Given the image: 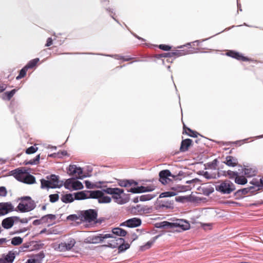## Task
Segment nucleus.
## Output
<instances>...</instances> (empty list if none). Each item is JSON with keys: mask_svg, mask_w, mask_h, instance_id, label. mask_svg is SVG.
I'll use <instances>...</instances> for the list:
<instances>
[{"mask_svg": "<svg viewBox=\"0 0 263 263\" xmlns=\"http://www.w3.org/2000/svg\"><path fill=\"white\" fill-rule=\"evenodd\" d=\"M68 171L69 175L78 174V176L76 178H71L67 179L64 183L65 189L70 191L83 189L84 186L82 183L77 180V179H83L87 177V175L83 174V169L81 167H78L76 165H70Z\"/></svg>", "mask_w": 263, "mask_h": 263, "instance_id": "1", "label": "nucleus"}, {"mask_svg": "<svg viewBox=\"0 0 263 263\" xmlns=\"http://www.w3.org/2000/svg\"><path fill=\"white\" fill-rule=\"evenodd\" d=\"M46 179H42L41 180L42 189L60 188L64 185L63 181H60L58 175L52 174L46 176Z\"/></svg>", "mask_w": 263, "mask_h": 263, "instance_id": "2", "label": "nucleus"}, {"mask_svg": "<svg viewBox=\"0 0 263 263\" xmlns=\"http://www.w3.org/2000/svg\"><path fill=\"white\" fill-rule=\"evenodd\" d=\"M21 202L18 203L15 211L21 213H26L34 210L36 207V204L30 196H23L18 199Z\"/></svg>", "mask_w": 263, "mask_h": 263, "instance_id": "3", "label": "nucleus"}, {"mask_svg": "<svg viewBox=\"0 0 263 263\" xmlns=\"http://www.w3.org/2000/svg\"><path fill=\"white\" fill-rule=\"evenodd\" d=\"M11 175L18 181L23 183L32 184L35 182V178L33 175L24 172L21 169L16 168L11 172Z\"/></svg>", "mask_w": 263, "mask_h": 263, "instance_id": "4", "label": "nucleus"}, {"mask_svg": "<svg viewBox=\"0 0 263 263\" xmlns=\"http://www.w3.org/2000/svg\"><path fill=\"white\" fill-rule=\"evenodd\" d=\"M235 189V184L228 180L220 181L219 184L215 185L216 191L223 195L230 194Z\"/></svg>", "mask_w": 263, "mask_h": 263, "instance_id": "5", "label": "nucleus"}, {"mask_svg": "<svg viewBox=\"0 0 263 263\" xmlns=\"http://www.w3.org/2000/svg\"><path fill=\"white\" fill-rule=\"evenodd\" d=\"M104 191L105 192L106 194L111 195L115 201L119 204H125L128 201L127 199L121 198V195L124 192V190L122 189L106 187L105 188Z\"/></svg>", "mask_w": 263, "mask_h": 263, "instance_id": "6", "label": "nucleus"}, {"mask_svg": "<svg viewBox=\"0 0 263 263\" xmlns=\"http://www.w3.org/2000/svg\"><path fill=\"white\" fill-rule=\"evenodd\" d=\"M183 173L182 171H180L179 173L177 175L172 174L171 172L168 170H164L161 171L159 172V181L163 184H165L168 183L170 181H171V179L168 178V177H172L175 180H181V178H179L180 176L183 175Z\"/></svg>", "mask_w": 263, "mask_h": 263, "instance_id": "7", "label": "nucleus"}, {"mask_svg": "<svg viewBox=\"0 0 263 263\" xmlns=\"http://www.w3.org/2000/svg\"><path fill=\"white\" fill-rule=\"evenodd\" d=\"M104 189L102 190H93L89 192L90 193V197L92 199H97L99 203H108L111 201V198L107 196H105L104 193Z\"/></svg>", "mask_w": 263, "mask_h": 263, "instance_id": "8", "label": "nucleus"}, {"mask_svg": "<svg viewBox=\"0 0 263 263\" xmlns=\"http://www.w3.org/2000/svg\"><path fill=\"white\" fill-rule=\"evenodd\" d=\"M81 221L86 222H91L97 219L98 211L95 209H89L81 211Z\"/></svg>", "mask_w": 263, "mask_h": 263, "instance_id": "9", "label": "nucleus"}, {"mask_svg": "<svg viewBox=\"0 0 263 263\" xmlns=\"http://www.w3.org/2000/svg\"><path fill=\"white\" fill-rule=\"evenodd\" d=\"M171 228H177L176 231L180 232L189 230L190 228V224L186 220L177 219L173 222H171Z\"/></svg>", "mask_w": 263, "mask_h": 263, "instance_id": "10", "label": "nucleus"}, {"mask_svg": "<svg viewBox=\"0 0 263 263\" xmlns=\"http://www.w3.org/2000/svg\"><path fill=\"white\" fill-rule=\"evenodd\" d=\"M113 235L111 234H100L98 235L91 236L87 238V242L96 244L102 242L104 239L112 238Z\"/></svg>", "mask_w": 263, "mask_h": 263, "instance_id": "11", "label": "nucleus"}, {"mask_svg": "<svg viewBox=\"0 0 263 263\" xmlns=\"http://www.w3.org/2000/svg\"><path fill=\"white\" fill-rule=\"evenodd\" d=\"M14 211H15L14 208L11 202H0V216Z\"/></svg>", "mask_w": 263, "mask_h": 263, "instance_id": "12", "label": "nucleus"}, {"mask_svg": "<svg viewBox=\"0 0 263 263\" xmlns=\"http://www.w3.org/2000/svg\"><path fill=\"white\" fill-rule=\"evenodd\" d=\"M76 244L74 239L70 238L67 242H61L59 245V249L60 251H66L70 250Z\"/></svg>", "mask_w": 263, "mask_h": 263, "instance_id": "13", "label": "nucleus"}, {"mask_svg": "<svg viewBox=\"0 0 263 263\" xmlns=\"http://www.w3.org/2000/svg\"><path fill=\"white\" fill-rule=\"evenodd\" d=\"M226 54L227 56L232 57L238 60H240L242 61H249V59L248 58L244 57L242 54L234 50H228L226 52Z\"/></svg>", "mask_w": 263, "mask_h": 263, "instance_id": "14", "label": "nucleus"}, {"mask_svg": "<svg viewBox=\"0 0 263 263\" xmlns=\"http://www.w3.org/2000/svg\"><path fill=\"white\" fill-rule=\"evenodd\" d=\"M111 240H108L107 242V244L104 245V247L110 248H116L119 246V244L122 242H124L125 240L123 238H119L114 237L113 236Z\"/></svg>", "mask_w": 263, "mask_h": 263, "instance_id": "15", "label": "nucleus"}, {"mask_svg": "<svg viewBox=\"0 0 263 263\" xmlns=\"http://www.w3.org/2000/svg\"><path fill=\"white\" fill-rule=\"evenodd\" d=\"M253 189H254V187L253 186L240 189L235 192L234 194V195L236 197V199H239L242 198V195H246L249 192H254V191L253 190Z\"/></svg>", "mask_w": 263, "mask_h": 263, "instance_id": "16", "label": "nucleus"}, {"mask_svg": "<svg viewBox=\"0 0 263 263\" xmlns=\"http://www.w3.org/2000/svg\"><path fill=\"white\" fill-rule=\"evenodd\" d=\"M45 255L43 251L32 255L31 258L27 259L26 263H41Z\"/></svg>", "mask_w": 263, "mask_h": 263, "instance_id": "17", "label": "nucleus"}, {"mask_svg": "<svg viewBox=\"0 0 263 263\" xmlns=\"http://www.w3.org/2000/svg\"><path fill=\"white\" fill-rule=\"evenodd\" d=\"M126 224H127V227L131 228H136L141 225L142 220L140 218L134 217L126 220Z\"/></svg>", "mask_w": 263, "mask_h": 263, "instance_id": "18", "label": "nucleus"}, {"mask_svg": "<svg viewBox=\"0 0 263 263\" xmlns=\"http://www.w3.org/2000/svg\"><path fill=\"white\" fill-rule=\"evenodd\" d=\"M89 192H92V191H80L74 193L73 194L74 200H84L91 198Z\"/></svg>", "mask_w": 263, "mask_h": 263, "instance_id": "19", "label": "nucleus"}, {"mask_svg": "<svg viewBox=\"0 0 263 263\" xmlns=\"http://www.w3.org/2000/svg\"><path fill=\"white\" fill-rule=\"evenodd\" d=\"M193 141L191 139H185L182 140L181 142L180 151L181 152H185L188 151L189 148L192 145Z\"/></svg>", "mask_w": 263, "mask_h": 263, "instance_id": "20", "label": "nucleus"}, {"mask_svg": "<svg viewBox=\"0 0 263 263\" xmlns=\"http://www.w3.org/2000/svg\"><path fill=\"white\" fill-rule=\"evenodd\" d=\"M224 163L228 166L234 167L238 164V160L235 157L231 156H228L226 158V161H224Z\"/></svg>", "mask_w": 263, "mask_h": 263, "instance_id": "21", "label": "nucleus"}, {"mask_svg": "<svg viewBox=\"0 0 263 263\" xmlns=\"http://www.w3.org/2000/svg\"><path fill=\"white\" fill-rule=\"evenodd\" d=\"M14 224V221L12 217H7L4 219L2 221V226L5 229H9L12 227Z\"/></svg>", "mask_w": 263, "mask_h": 263, "instance_id": "22", "label": "nucleus"}, {"mask_svg": "<svg viewBox=\"0 0 263 263\" xmlns=\"http://www.w3.org/2000/svg\"><path fill=\"white\" fill-rule=\"evenodd\" d=\"M161 236V234H159L155 237H153L152 239L147 241L145 245L141 246L140 250L141 251H144L146 249H148L151 247L152 245L156 241V240Z\"/></svg>", "mask_w": 263, "mask_h": 263, "instance_id": "23", "label": "nucleus"}, {"mask_svg": "<svg viewBox=\"0 0 263 263\" xmlns=\"http://www.w3.org/2000/svg\"><path fill=\"white\" fill-rule=\"evenodd\" d=\"M61 200L63 202L68 203L72 202L74 200V198L73 194L68 193L62 195Z\"/></svg>", "mask_w": 263, "mask_h": 263, "instance_id": "24", "label": "nucleus"}, {"mask_svg": "<svg viewBox=\"0 0 263 263\" xmlns=\"http://www.w3.org/2000/svg\"><path fill=\"white\" fill-rule=\"evenodd\" d=\"M101 3L102 4V5L105 7V9L106 10V11L107 12H108L109 13H110L111 14H115V13L114 12V10L113 9H111V8H108V7H107L108 4H109V1L108 0H101ZM110 16H111V17L116 22H117L118 24H120V23L119 22V21L116 20L114 16L113 15H112L111 14H110Z\"/></svg>", "mask_w": 263, "mask_h": 263, "instance_id": "25", "label": "nucleus"}, {"mask_svg": "<svg viewBox=\"0 0 263 263\" xmlns=\"http://www.w3.org/2000/svg\"><path fill=\"white\" fill-rule=\"evenodd\" d=\"M256 169L255 167H245L243 169L244 174L248 177H251L256 175Z\"/></svg>", "mask_w": 263, "mask_h": 263, "instance_id": "26", "label": "nucleus"}, {"mask_svg": "<svg viewBox=\"0 0 263 263\" xmlns=\"http://www.w3.org/2000/svg\"><path fill=\"white\" fill-rule=\"evenodd\" d=\"M84 183L85 184V186L88 189H92L94 188H100L102 187L101 184L102 182H98L96 183H91L90 181L88 180H85L84 181Z\"/></svg>", "mask_w": 263, "mask_h": 263, "instance_id": "27", "label": "nucleus"}, {"mask_svg": "<svg viewBox=\"0 0 263 263\" xmlns=\"http://www.w3.org/2000/svg\"><path fill=\"white\" fill-rule=\"evenodd\" d=\"M130 211L131 213L137 215L139 213L144 212L145 209L142 205L138 204L136 206L131 207Z\"/></svg>", "mask_w": 263, "mask_h": 263, "instance_id": "28", "label": "nucleus"}, {"mask_svg": "<svg viewBox=\"0 0 263 263\" xmlns=\"http://www.w3.org/2000/svg\"><path fill=\"white\" fill-rule=\"evenodd\" d=\"M191 137L196 138L197 137L198 133L191 129L189 127H187L185 124L183 125V133Z\"/></svg>", "mask_w": 263, "mask_h": 263, "instance_id": "29", "label": "nucleus"}, {"mask_svg": "<svg viewBox=\"0 0 263 263\" xmlns=\"http://www.w3.org/2000/svg\"><path fill=\"white\" fill-rule=\"evenodd\" d=\"M16 254H17L16 252L10 251L4 258L8 263H12L15 258Z\"/></svg>", "mask_w": 263, "mask_h": 263, "instance_id": "30", "label": "nucleus"}, {"mask_svg": "<svg viewBox=\"0 0 263 263\" xmlns=\"http://www.w3.org/2000/svg\"><path fill=\"white\" fill-rule=\"evenodd\" d=\"M112 233L113 235L115 234L122 237L125 236L127 234V232L125 230L118 227L112 229Z\"/></svg>", "mask_w": 263, "mask_h": 263, "instance_id": "31", "label": "nucleus"}, {"mask_svg": "<svg viewBox=\"0 0 263 263\" xmlns=\"http://www.w3.org/2000/svg\"><path fill=\"white\" fill-rule=\"evenodd\" d=\"M223 176L227 177L228 176L229 178L231 179H235V177L238 176V173L237 172L232 171L231 170H228L227 171H224L222 172Z\"/></svg>", "mask_w": 263, "mask_h": 263, "instance_id": "32", "label": "nucleus"}, {"mask_svg": "<svg viewBox=\"0 0 263 263\" xmlns=\"http://www.w3.org/2000/svg\"><path fill=\"white\" fill-rule=\"evenodd\" d=\"M55 218L56 216L55 215L49 214L42 216L41 217V220H42L43 223H48L55 220Z\"/></svg>", "mask_w": 263, "mask_h": 263, "instance_id": "33", "label": "nucleus"}, {"mask_svg": "<svg viewBox=\"0 0 263 263\" xmlns=\"http://www.w3.org/2000/svg\"><path fill=\"white\" fill-rule=\"evenodd\" d=\"M67 220L72 221H76L78 220L81 221V211L78 212L77 214H71L67 217Z\"/></svg>", "mask_w": 263, "mask_h": 263, "instance_id": "34", "label": "nucleus"}, {"mask_svg": "<svg viewBox=\"0 0 263 263\" xmlns=\"http://www.w3.org/2000/svg\"><path fill=\"white\" fill-rule=\"evenodd\" d=\"M155 227L157 228H171V222L167 221H163L158 222L155 224Z\"/></svg>", "mask_w": 263, "mask_h": 263, "instance_id": "35", "label": "nucleus"}, {"mask_svg": "<svg viewBox=\"0 0 263 263\" xmlns=\"http://www.w3.org/2000/svg\"><path fill=\"white\" fill-rule=\"evenodd\" d=\"M16 90L15 89H13L9 91L5 92L3 96V100H10L14 95L15 93Z\"/></svg>", "mask_w": 263, "mask_h": 263, "instance_id": "36", "label": "nucleus"}, {"mask_svg": "<svg viewBox=\"0 0 263 263\" xmlns=\"http://www.w3.org/2000/svg\"><path fill=\"white\" fill-rule=\"evenodd\" d=\"M129 247L130 245L128 243H125V241L122 242L120 243V244H119V246L117 247L118 248V252H124L126 250H127Z\"/></svg>", "mask_w": 263, "mask_h": 263, "instance_id": "37", "label": "nucleus"}, {"mask_svg": "<svg viewBox=\"0 0 263 263\" xmlns=\"http://www.w3.org/2000/svg\"><path fill=\"white\" fill-rule=\"evenodd\" d=\"M190 53V52L187 50H177L173 51V54L175 57H179Z\"/></svg>", "mask_w": 263, "mask_h": 263, "instance_id": "38", "label": "nucleus"}, {"mask_svg": "<svg viewBox=\"0 0 263 263\" xmlns=\"http://www.w3.org/2000/svg\"><path fill=\"white\" fill-rule=\"evenodd\" d=\"M39 61V58L34 59L31 60L30 61H29V62L25 66L28 69L33 68L36 65V64Z\"/></svg>", "mask_w": 263, "mask_h": 263, "instance_id": "39", "label": "nucleus"}, {"mask_svg": "<svg viewBox=\"0 0 263 263\" xmlns=\"http://www.w3.org/2000/svg\"><path fill=\"white\" fill-rule=\"evenodd\" d=\"M177 195V193L172 191H167L161 193L159 195V198L171 197Z\"/></svg>", "mask_w": 263, "mask_h": 263, "instance_id": "40", "label": "nucleus"}, {"mask_svg": "<svg viewBox=\"0 0 263 263\" xmlns=\"http://www.w3.org/2000/svg\"><path fill=\"white\" fill-rule=\"evenodd\" d=\"M23 241V239L20 236L14 237L11 239V243L13 246H18Z\"/></svg>", "mask_w": 263, "mask_h": 263, "instance_id": "41", "label": "nucleus"}, {"mask_svg": "<svg viewBox=\"0 0 263 263\" xmlns=\"http://www.w3.org/2000/svg\"><path fill=\"white\" fill-rule=\"evenodd\" d=\"M174 201H170L168 200H165L161 201V206L162 207L166 208L167 209H171L173 208Z\"/></svg>", "mask_w": 263, "mask_h": 263, "instance_id": "42", "label": "nucleus"}, {"mask_svg": "<svg viewBox=\"0 0 263 263\" xmlns=\"http://www.w3.org/2000/svg\"><path fill=\"white\" fill-rule=\"evenodd\" d=\"M235 182L239 185H245L247 183L248 180L245 177L239 176L235 178Z\"/></svg>", "mask_w": 263, "mask_h": 263, "instance_id": "43", "label": "nucleus"}, {"mask_svg": "<svg viewBox=\"0 0 263 263\" xmlns=\"http://www.w3.org/2000/svg\"><path fill=\"white\" fill-rule=\"evenodd\" d=\"M156 196L155 194H146L140 196L139 200L140 201H148L153 198H154Z\"/></svg>", "mask_w": 263, "mask_h": 263, "instance_id": "44", "label": "nucleus"}, {"mask_svg": "<svg viewBox=\"0 0 263 263\" xmlns=\"http://www.w3.org/2000/svg\"><path fill=\"white\" fill-rule=\"evenodd\" d=\"M40 159V155H37L34 158L25 162V165H35L39 163Z\"/></svg>", "mask_w": 263, "mask_h": 263, "instance_id": "45", "label": "nucleus"}, {"mask_svg": "<svg viewBox=\"0 0 263 263\" xmlns=\"http://www.w3.org/2000/svg\"><path fill=\"white\" fill-rule=\"evenodd\" d=\"M250 183L254 187V189L253 190L254 192L259 190V187H260L259 180L254 179L250 182Z\"/></svg>", "mask_w": 263, "mask_h": 263, "instance_id": "46", "label": "nucleus"}, {"mask_svg": "<svg viewBox=\"0 0 263 263\" xmlns=\"http://www.w3.org/2000/svg\"><path fill=\"white\" fill-rule=\"evenodd\" d=\"M28 69L24 66L22 69H21L18 75L16 77V80H20L23 78H24L26 74V72Z\"/></svg>", "mask_w": 263, "mask_h": 263, "instance_id": "47", "label": "nucleus"}, {"mask_svg": "<svg viewBox=\"0 0 263 263\" xmlns=\"http://www.w3.org/2000/svg\"><path fill=\"white\" fill-rule=\"evenodd\" d=\"M49 201L51 203H54L57 201L59 199V196L58 194H51L49 196Z\"/></svg>", "mask_w": 263, "mask_h": 263, "instance_id": "48", "label": "nucleus"}, {"mask_svg": "<svg viewBox=\"0 0 263 263\" xmlns=\"http://www.w3.org/2000/svg\"><path fill=\"white\" fill-rule=\"evenodd\" d=\"M37 150V147L35 146H31L26 150V153L27 154H32L35 153Z\"/></svg>", "mask_w": 263, "mask_h": 263, "instance_id": "49", "label": "nucleus"}, {"mask_svg": "<svg viewBox=\"0 0 263 263\" xmlns=\"http://www.w3.org/2000/svg\"><path fill=\"white\" fill-rule=\"evenodd\" d=\"M189 198V197L188 196H178L176 197L175 200L179 202L183 203L185 200H188Z\"/></svg>", "mask_w": 263, "mask_h": 263, "instance_id": "50", "label": "nucleus"}, {"mask_svg": "<svg viewBox=\"0 0 263 263\" xmlns=\"http://www.w3.org/2000/svg\"><path fill=\"white\" fill-rule=\"evenodd\" d=\"M217 163H218V160L217 159H215L212 162L208 163V166L210 167V168L215 170L216 167L217 165Z\"/></svg>", "mask_w": 263, "mask_h": 263, "instance_id": "51", "label": "nucleus"}, {"mask_svg": "<svg viewBox=\"0 0 263 263\" xmlns=\"http://www.w3.org/2000/svg\"><path fill=\"white\" fill-rule=\"evenodd\" d=\"M118 184L120 186L127 187L129 184H130V183L128 181V180H120Z\"/></svg>", "mask_w": 263, "mask_h": 263, "instance_id": "52", "label": "nucleus"}, {"mask_svg": "<svg viewBox=\"0 0 263 263\" xmlns=\"http://www.w3.org/2000/svg\"><path fill=\"white\" fill-rule=\"evenodd\" d=\"M97 54L104 55V56H106V57H110L114 58L116 59H121L123 58V57L119 54H101V53H97Z\"/></svg>", "mask_w": 263, "mask_h": 263, "instance_id": "53", "label": "nucleus"}, {"mask_svg": "<svg viewBox=\"0 0 263 263\" xmlns=\"http://www.w3.org/2000/svg\"><path fill=\"white\" fill-rule=\"evenodd\" d=\"M7 191L5 186H0V196L5 197L7 196Z\"/></svg>", "mask_w": 263, "mask_h": 263, "instance_id": "54", "label": "nucleus"}, {"mask_svg": "<svg viewBox=\"0 0 263 263\" xmlns=\"http://www.w3.org/2000/svg\"><path fill=\"white\" fill-rule=\"evenodd\" d=\"M203 176L207 179L216 178L215 176H214L213 174H210L208 172H204Z\"/></svg>", "mask_w": 263, "mask_h": 263, "instance_id": "55", "label": "nucleus"}, {"mask_svg": "<svg viewBox=\"0 0 263 263\" xmlns=\"http://www.w3.org/2000/svg\"><path fill=\"white\" fill-rule=\"evenodd\" d=\"M159 48L164 51H169L171 49V46L164 44H160Z\"/></svg>", "mask_w": 263, "mask_h": 263, "instance_id": "56", "label": "nucleus"}, {"mask_svg": "<svg viewBox=\"0 0 263 263\" xmlns=\"http://www.w3.org/2000/svg\"><path fill=\"white\" fill-rule=\"evenodd\" d=\"M127 192H130V193H134V194H139V191H138V186H137V187H133L127 190Z\"/></svg>", "mask_w": 263, "mask_h": 263, "instance_id": "57", "label": "nucleus"}, {"mask_svg": "<svg viewBox=\"0 0 263 263\" xmlns=\"http://www.w3.org/2000/svg\"><path fill=\"white\" fill-rule=\"evenodd\" d=\"M213 192H214V189L213 187L206 189L204 191V194L206 196H209L211 193H212Z\"/></svg>", "mask_w": 263, "mask_h": 263, "instance_id": "58", "label": "nucleus"}, {"mask_svg": "<svg viewBox=\"0 0 263 263\" xmlns=\"http://www.w3.org/2000/svg\"><path fill=\"white\" fill-rule=\"evenodd\" d=\"M33 217H36V216L21 219L20 222L22 223H27L29 221H30Z\"/></svg>", "mask_w": 263, "mask_h": 263, "instance_id": "59", "label": "nucleus"}, {"mask_svg": "<svg viewBox=\"0 0 263 263\" xmlns=\"http://www.w3.org/2000/svg\"><path fill=\"white\" fill-rule=\"evenodd\" d=\"M29 230V228H23L22 229H19L17 231H16L15 232H14L13 234H21V233H24L26 231H27V230Z\"/></svg>", "mask_w": 263, "mask_h": 263, "instance_id": "60", "label": "nucleus"}, {"mask_svg": "<svg viewBox=\"0 0 263 263\" xmlns=\"http://www.w3.org/2000/svg\"><path fill=\"white\" fill-rule=\"evenodd\" d=\"M145 188L144 193L152 192L155 189V187L154 186H145Z\"/></svg>", "mask_w": 263, "mask_h": 263, "instance_id": "61", "label": "nucleus"}, {"mask_svg": "<svg viewBox=\"0 0 263 263\" xmlns=\"http://www.w3.org/2000/svg\"><path fill=\"white\" fill-rule=\"evenodd\" d=\"M42 223H43L42 220H41V218L39 219L34 220L32 222V224L34 226H38Z\"/></svg>", "mask_w": 263, "mask_h": 263, "instance_id": "62", "label": "nucleus"}, {"mask_svg": "<svg viewBox=\"0 0 263 263\" xmlns=\"http://www.w3.org/2000/svg\"><path fill=\"white\" fill-rule=\"evenodd\" d=\"M53 40L51 37H48L47 40L46 44H45V46L49 47L52 44Z\"/></svg>", "mask_w": 263, "mask_h": 263, "instance_id": "63", "label": "nucleus"}, {"mask_svg": "<svg viewBox=\"0 0 263 263\" xmlns=\"http://www.w3.org/2000/svg\"><path fill=\"white\" fill-rule=\"evenodd\" d=\"M172 53H173V52H167V53H163V57L164 58H167V57L171 58V57H174V54H173Z\"/></svg>", "mask_w": 263, "mask_h": 263, "instance_id": "64", "label": "nucleus"}]
</instances>
